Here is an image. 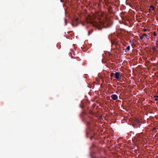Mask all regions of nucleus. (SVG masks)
I'll list each match as a JSON object with an SVG mask.
<instances>
[{
	"mask_svg": "<svg viewBox=\"0 0 158 158\" xmlns=\"http://www.w3.org/2000/svg\"><path fill=\"white\" fill-rule=\"evenodd\" d=\"M157 93H158V91H157Z\"/></svg>",
	"mask_w": 158,
	"mask_h": 158,
	"instance_id": "obj_17",
	"label": "nucleus"
},
{
	"mask_svg": "<svg viewBox=\"0 0 158 158\" xmlns=\"http://www.w3.org/2000/svg\"><path fill=\"white\" fill-rule=\"evenodd\" d=\"M89 113H90V114H94V113L93 112H92V111H90Z\"/></svg>",
	"mask_w": 158,
	"mask_h": 158,
	"instance_id": "obj_10",
	"label": "nucleus"
},
{
	"mask_svg": "<svg viewBox=\"0 0 158 158\" xmlns=\"http://www.w3.org/2000/svg\"><path fill=\"white\" fill-rule=\"evenodd\" d=\"M111 98L113 100H115L118 99V96L115 94H113L111 95Z\"/></svg>",
	"mask_w": 158,
	"mask_h": 158,
	"instance_id": "obj_2",
	"label": "nucleus"
},
{
	"mask_svg": "<svg viewBox=\"0 0 158 158\" xmlns=\"http://www.w3.org/2000/svg\"><path fill=\"white\" fill-rule=\"evenodd\" d=\"M143 30L144 32H146L147 31V30L145 29H144Z\"/></svg>",
	"mask_w": 158,
	"mask_h": 158,
	"instance_id": "obj_11",
	"label": "nucleus"
},
{
	"mask_svg": "<svg viewBox=\"0 0 158 158\" xmlns=\"http://www.w3.org/2000/svg\"><path fill=\"white\" fill-rule=\"evenodd\" d=\"M120 76H121L120 72H117L115 73V77L116 79H118Z\"/></svg>",
	"mask_w": 158,
	"mask_h": 158,
	"instance_id": "obj_3",
	"label": "nucleus"
},
{
	"mask_svg": "<svg viewBox=\"0 0 158 158\" xmlns=\"http://www.w3.org/2000/svg\"><path fill=\"white\" fill-rule=\"evenodd\" d=\"M114 74V73H111L110 75V77H112L113 76Z\"/></svg>",
	"mask_w": 158,
	"mask_h": 158,
	"instance_id": "obj_9",
	"label": "nucleus"
},
{
	"mask_svg": "<svg viewBox=\"0 0 158 158\" xmlns=\"http://www.w3.org/2000/svg\"><path fill=\"white\" fill-rule=\"evenodd\" d=\"M154 9V7L152 6H150V10H153Z\"/></svg>",
	"mask_w": 158,
	"mask_h": 158,
	"instance_id": "obj_6",
	"label": "nucleus"
},
{
	"mask_svg": "<svg viewBox=\"0 0 158 158\" xmlns=\"http://www.w3.org/2000/svg\"><path fill=\"white\" fill-rule=\"evenodd\" d=\"M99 158H106V157H100Z\"/></svg>",
	"mask_w": 158,
	"mask_h": 158,
	"instance_id": "obj_13",
	"label": "nucleus"
},
{
	"mask_svg": "<svg viewBox=\"0 0 158 158\" xmlns=\"http://www.w3.org/2000/svg\"><path fill=\"white\" fill-rule=\"evenodd\" d=\"M155 129H156V128H154V130H155Z\"/></svg>",
	"mask_w": 158,
	"mask_h": 158,
	"instance_id": "obj_15",
	"label": "nucleus"
},
{
	"mask_svg": "<svg viewBox=\"0 0 158 158\" xmlns=\"http://www.w3.org/2000/svg\"><path fill=\"white\" fill-rule=\"evenodd\" d=\"M154 97L156 98L155 99V100L156 101L158 100V96H155Z\"/></svg>",
	"mask_w": 158,
	"mask_h": 158,
	"instance_id": "obj_7",
	"label": "nucleus"
},
{
	"mask_svg": "<svg viewBox=\"0 0 158 158\" xmlns=\"http://www.w3.org/2000/svg\"><path fill=\"white\" fill-rule=\"evenodd\" d=\"M147 36V35L145 33H143V35L140 36V38L141 40H142L144 37H146Z\"/></svg>",
	"mask_w": 158,
	"mask_h": 158,
	"instance_id": "obj_4",
	"label": "nucleus"
},
{
	"mask_svg": "<svg viewBox=\"0 0 158 158\" xmlns=\"http://www.w3.org/2000/svg\"><path fill=\"white\" fill-rule=\"evenodd\" d=\"M130 46H128L127 47L126 49L127 50H129L130 49Z\"/></svg>",
	"mask_w": 158,
	"mask_h": 158,
	"instance_id": "obj_8",
	"label": "nucleus"
},
{
	"mask_svg": "<svg viewBox=\"0 0 158 158\" xmlns=\"http://www.w3.org/2000/svg\"><path fill=\"white\" fill-rule=\"evenodd\" d=\"M135 121L137 123H139L140 122L139 121V119L137 118H135Z\"/></svg>",
	"mask_w": 158,
	"mask_h": 158,
	"instance_id": "obj_5",
	"label": "nucleus"
},
{
	"mask_svg": "<svg viewBox=\"0 0 158 158\" xmlns=\"http://www.w3.org/2000/svg\"><path fill=\"white\" fill-rule=\"evenodd\" d=\"M155 35H156L155 34H154Z\"/></svg>",
	"mask_w": 158,
	"mask_h": 158,
	"instance_id": "obj_16",
	"label": "nucleus"
},
{
	"mask_svg": "<svg viewBox=\"0 0 158 158\" xmlns=\"http://www.w3.org/2000/svg\"><path fill=\"white\" fill-rule=\"evenodd\" d=\"M103 13L101 12H97L95 14L90 15L87 18V22L88 23H97L98 21H100L102 17Z\"/></svg>",
	"mask_w": 158,
	"mask_h": 158,
	"instance_id": "obj_1",
	"label": "nucleus"
},
{
	"mask_svg": "<svg viewBox=\"0 0 158 158\" xmlns=\"http://www.w3.org/2000/svg\"><path fill=\"white\" fill-rule=\"evenodd\" d=\"M78 18H77L76 19V21H78Z\"/></svg>",
	"mask_w": 158,
	"mask_h": 158,
	"instance_id": "obj_12",
	"label": "nucleus"
},
{
	"mask_svg": "<svg viewBox=\"0 0 158 158\" xmlns=\"http://www.w3.org/2000/svg\"><path fill=\"white\" fill-rule=\"evenodd\" d=\"M93 138V136L91 137V139H92Z\"/></svg>",
	"mask_w": 158,
	"mask_h": 158,
	"instance_id": "obj_14",
	"label": "nucleus"
}]
</instances>
